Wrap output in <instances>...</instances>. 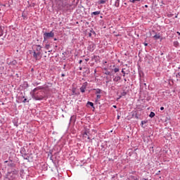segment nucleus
<instances>
[{"mask_svg":"<svg viewBox=\"0 0 180 180\" xmlns=\"http://www.w3.org/2000/svg\"><path fill=\"white\" fill-rule=\"evenodd\" d=\"M113 108H116V105H113Z\"/></svg>","mask_w":180,"mask_h":180,"instance_id":"58836bf2","label":"nucleus"},{"mask_svg":"<svg viewBox=\"0 0 180 180\" xmlns=\"http://www.w3.org/2000/svg\"><path fill=\"white\" fill-rule=\"evenodd\" d=\"M101 14V11H94L92 13V15H100Z\"/></svg>","mask_w":180,"mask_h":180,"instance_id":"f8f14e48","label":"nucleus"},{"mask_svg":"<svg viewBox=\"0 0 180 180\" xmlns=\"http://www.w3.org/2000/svg\"><path fill=\"white\" fill-rule=\"evenodd\" d=\"M54 41H57V39H56V38H55V39H54Z\"/></svg>","mask_w":180,"mask_h":180,"instance_id":"c9c22d12","label":"nucleus"},{"mask_svg":"<svg viewBox=\"0 0 180 180\" xmlns=\"http://www.w3.org/2000/svg\"><path fill=\"white\" fill-rule=\"evenodd\" d=\"M177 81H180V72L176 75Z\"/></svg>","mask_w":180,"mask_h":180,"instance_id":"ddd939ff","label":"nucleus"},{"mask_svg":"<svg viewBox=\"0 0 180 180\" xmlns=\"http://www.w3.org/2000/svg\"><path fill=\"white\" fill-rule=\"evenodd\" d=\"M82 63V60H80L79 61V64H81Z\"/></svg>","mask_w":180,"mask_h":180,"instance_id":"c85d7f7f","label":"nucleus"},{"mask_svg":"<svg viewBox=\"0 0 180 180\" xmlns=\"http://www.w3.org/2000/svg\"><path fill=\"white\" fill-rule=\"evenodd\" d=\"M117 119H120V116L118 115V116H117Z\"/></svg>","mask_w":180,"mask_h":180,"instance_id":"473e14b6","label":"nucleus"},{"mask_svg":"<svg viewBox=\"0 0 180 180\" xmlns=\"http://www.w3.org/2000/svg\"><path fill=\"white\" fill-rule=\"evenodd\" d=\"M86 136H88V132H87V131H84V132L83 133V137L86 138Z\"/></svg>","mask_w":180,"mask_h":180,"instance_id":"2eb2a0df","label":"nucleus"},{"mask_svg":"<svg viewBox=\"0 0 180 180\" xmlns=\"http://www.w3.org/2000/svg\"><path fill=\"white\" fill-rule=\"evenodd\" d=\"M45 49H46V50H49V49H50V44H46V45H45Z\"/></svg>","mask_w":180,"mask_h":180,"instance_id":"dca6fc26","label":"nucleus"},{"mask_svg":"<svg viewBox=\"0 0 180 180\" xmlns=\"http://www.w3.org/2000/svg\"><path fill=\"white\" fill-rule=\"evenodd\" d=\"M94 91H96V94H101V92H102V90H101L100 89H94Z\"/></svg>","mask_w":180,"mask_h":180,"instance_id":"9d476101","label":"nucleus"},{"mask_svg":"<svg viewBox=\"0 0 180 180\" xmlns=\"http://www.w3.org/2000/svg\"><path fill=\"white\" fill-rule=\"evenodd\" d=\"M120 79H121V78H120V77H119V76L115 77L114 78V81H115V82H117L120 81Z\"/></svg>","mask_w":180,"mask_h":180,"instance_id":"1a4fd4ad","label":"nucleus"},{"mask_svg":"<svg viewBox=\"0 0 180 180\" xmlns=\"http://www.w3.org/2000/svg\"><path fill=\"white\" fill-rule=\"evenodd\" d=\"M143 44H144L145 46H148V44H147V43H143Z\"/></svg>","mask_w":180,"mask_h":180,"instance_id":"393cba45","label":"nucleus"},{"mask_svg":"<svg viewBox=\"0 0 180 180\" xmlns=\"http://www.w3.org/2000/svg\"><path fill=\"white\" fill-rule=\"evenodd\" d=\"M160 110H164V107H161Z\"/></svg>","mask_w":180,"mask_h":180,"instance_id":"bb28decb","label":"nucleus"},{"mask_svg":"<svg viewBox=\"0 0 180 180\" xmlns=\"http://www.w3.org/2000/svg\"><path fill=\"white\" fill-rule=\"evenodd\" d=\"M149 116L150 117H154V116H155V113H154V112H151L150 114L149 115Z\"/></svg>","mask_w":180,"mask_h":180,"instance_id":"4468645a","label":"nucleus"},{"mask_svg":"<svg viewBox=\"0 0 180 180\" xmlns=\"http://www.w3.org/2000/svg\"><path fill=\"white\" fill-rule=\"evenodd\" d=\"M36 91H39V87H37L33 89L32 96V98L34 99V101H43L44 97L43 96H39L36 94Z\"/></svg>","mask_w":180,"mask_h":180,"instance_id":"f03ea898","label":"nucleus"},{"mask_svg":"<svg viewBox=\"0 0 180 180\" xmlns=\"http://www.w3.org/2000/svg\"><path fill=\"white\" fill-rule=\"evenodd\" d=\"M16 64V60H13L11 63H10V65H15Z\"/></svg>","mask_w":180,"mask_h":180,"instance_id":"f3484780","label":"nucleus"},{"mask_svg":"<svg viewBox=\"0 0 180 180\" xmlns=\"http://www.w3.org/2000/svg\"><path fill=\"white\" fill-rule=\"evenodd\" d=\"M30 54H31L36 60H40L41 58V46L40 45H34L32 50L30 51Z\"/></svg>","mask_w":180,"mask_h":180,"instance_id":"f257e3e1","label":"nucleus"},{"mask_svg":"<svg viewBox=\"0 0 180 180\" xmlns=\"http://www.w3.org/2000/svg\"><path fill=\"white\" fill-rule=\"evenodd\" d=\"M124 81L126 82V81H127V79H124Z\"/></svg>","mask_w":180,"mask_h":180,"instance_id":"e433bc0d","label":"nucleus"},{"mask_svg":"<svg viewBox=\"0 0 180 180\" xmlns=\"http://www.w3.org/2000/svg\"><path fill=\"white\" fill-rule=\"evenodd\" d=\"M53 37H54V32L53 31L44 33V41H46V40H49L50 39H53Z\"/></svg>","mask_w":180,"mask_h":180,"instance_id":"7ed1b4c3","label":"nucleus"},{"mask_svg":"<svg viewBox=\"0 0 180 180\" xmlns=\"http://www.w3.org/2000/svg\"><path fill=\"white\" fill-rule=\"evenodd\" d=\"M85 61H89V58H86Z\"/></svg>","mask_w":180,"mask_h":180,"instance_id":"cd10ccee","label":"nucleus"},{"mask_svg":"<svg viewBox=\"0 0 180 180\" xmlns=\"http://www.w3.org/2000/svg\"><path fill=\"white\" fill-rule=\"evenodd\" d=\"M51 51H53L52 50H51V51H49V53H51Z\"/></svg>","mask_w":180,"mask_h":180,"instance_id":"f704fd0d","label":"nucleus"},{"mask_svg":"<svg viewBox=\"0 0 180 180\" xmlns=\"http://www.w3.org/2000/svg\"><path fill=\"white\" fill-rule=\"evenodd\" d=\"M88 105H90V106H94V103L88 102Z\"/></svg>","mask_w":180,"mask_h":180,"instance_id":"aec40b11","label":"nucleus"},{"mask_svg":"<svg viewBox=\"0 0 180 180\" xmlns=\"http://www.w3.org/2000/svg\"><path fill=\"white\" fill-rule=\"evenodd\" d=\"M1 173H0V178H1Z\"/></svg>","mask_w":180,"mask_h":180,"instance_id":"79ce46f5","label":"nucleus"},{"mask_svg":"<svg viewBox=\"0 0 180 180\" xmlns=\"http://www.w3.org/2000/svg\"><path fill=\"white\" fill-rule=\"evenodd\" d=\"M145 7H146V8H148V6L146 5Z\"/></svg>","mask_w":180,"mask_h":180,"instance_id":"72a5a7b5","label":"nucleus"},{"mask_svg":"<svg viewBox=\"0 0 180 180\" xmlns=\"http://www.w3.org/2000/svg\"><path fill=\"white\" fill-rule=\"evenodd\" d=\"M86 89V85L84 84L80 88L81 92L84 93L85 92V90Z\"/></svg>","mask_w":180,"mask_h":180,"instance_id":"20e7f679","label":"nucleus"},{"mask_svg":"<svg viewBox=\"0 0 180 180\" xmlns=\"http://www.w3.org/2000/svg\"><path fill=\"white\" fill-rule=\"evenodd\" d=\"M106 75H109L110 74V72L108 71L105 72Z\"/></svg>","mask_w":180,"mask_h":180,"instance_id":"5701e85b","label":"nucleus"},{"mask_svg":"<svg viewBox=\"0 0 180 180\" xmlns=\"http://www.w3.org/2000/svg\"><path fill=\"white\" fill-rule=\"evenodd\" d=\"M98 5H103V4H106V1L105 0H99L98 1Z\"/></svg>","mask_w":180,"mask_h":180,"instance_id":"423d86ee","label":"nucleus"},{"mask_svg":"<svg viewBox=\"0 0 180 180\" xmlns=\"http://www.w3.org/2000/svg\"><path fill=\"white\" fill-rule=\"evenodd\" d=\"M25 160H29V157L24 158Z\"/></svg>","mask_w":180,"mask_h":180,"instance_id":"7c9ffc66","label":"nucleus"},{"mask_svg":"<svg viewBox=\"0 0 180 180\" xmlns=\"http://www.w3.org/2000/svg\"><path fill=\"white\" fill-rule=\"evenodd\" d=\"M13 172H14V175H18V171L15 170Z\"/></svg>","mask_w":180,"mask_h":180,"instance_id":"412c9836","label":"nucleus"},{"mask_svg":"<svg viewBox=\"0 0 180 180\" xmlns=\"http://www.w3.org/2000/svg\"><path fill=\"white\" fill-rule=\"evenodd\" d=\"M9 175H11V173L8 174V176H9Z\"/></svg>","mask_w":180,"mask_h":180,"instance_id":"a19ab883","label":"nucleus"},{"mask_svg":"<svg viewBox=\"0 0 180 180\" xmlns=\"http://www.w3.org/2000/svg\"><path fill=\"white\" fill-rule=\"evenodd\" d=\"M173 44L174 47L178 48V46H179V42L178 41H174Z\"/></svg>","mask_w":180,"mask_h":180,"instance_id":"6e6552de","label":"nucleus"},{"mask_svg":"<svg viewBox=\"0 0 180 180\" xmlns=\"http://www.w3.org/2000/svg\"><path fill=\"white\" fill-rule=\"evenodd\" d=\"M1 36H4V27H0V37H1Z\"/></svg>","mask_w":180,"mask_h":180,"instance_id":"0eeeda50","label":"nucleus"},{"mask_svg":"<svg viewBox=\"0 0 180 180\" xmlns=\"http://www.w3.org/2000/svg\"><path fill=\"white\" fill-rule=\"evenodd\" d=\"M122 72L123 74V77H126V72H124V70H122Z\"/></svg>","mask_w":180,"mask_h":180,"instance_id":"6ab92c4d","label":"nucleus"},{"mask_svg":"<svg viewBox=\"0 0 180 180\" xmlns=\"http://www.w3.org/2000/svg\"><path fill=\"white\" fill-rule=\"evenodd\" d=\"M61 77H65V74H62Z\"/></svg>","mask_w":180,"mask_h":180,"instance_id":"c756f323","label":"nucleus"},{"mask_svg":"<svg viewBox=\"0 0 180 180\" xmlns=\"http://www.w3.org/2000/svg\"><path fill=\"white\" fill-rule=\"evenodd\" d=\"M79 70H80V71H81V70H82V68H80Z\"/></svg>","mask_w":180,"mask_h":180,"instance_id":"4c0bfd02","label":"nucleus"},{"mask_svg":"<svg viewBox=\"0 0 180 180\" xmlns=\"http://www.w3.org/2000/svg\"><path fill=\"white\" fill-rule=\"evenodd\" d=\"M91 33L89 34V37H91Z\"/></svg>","mask_w":180,"mask_h":180,"instance_id":"ea45409f","label":"nucleus"},{"mask_svg":"<svg viewBox=\"0 0 180 180\" xmlns=\"http://www.w3.org/2000/svg\"><path fill=\"white\" fill-rule=\"evenodd\" d=\"M5 162H8V161H6Z\"/></svg>","mask_w":180,"mask_h":180,"instance_id":"37998d69","label":"nucleus"},{"mask_svg":"<svg viewBox=\"0 0 180 180\" xmlns=\"http://www.w3.org/2000/svg\"><path fill=\"white\" fill-rule=\"evenodd\" d=\"M96 98H97V99H99V98H101V95L98 94V95L96 96Z\"/></svg>","mask_w":180,"mask_h":180,"instance_id":"4be33fe9","label":"nucleus"},{"mask_svg":"<svg viewBox=\"0 0 180 180\" xmlns=\"http://www.w3.org/2000/svg\"><path fill=\"white\" fill-rule=\"evenodd\" d=\"M22 18H26V15H25V13H22Z\"/></svg>","mask_w":180,"mask_h":180,"instance_id":"a878e982","label":"nucleus"},{"mask_svg":"<svg viewBox=\"0 0 180 180\" xmlns=\"http://www.w3.org/2000/svg\"><path fill=\"white\" fill-rule=\"evenodd\" d=\"M141 0H129L131 4H136V2H140Z\"/></svg>","mask_w":180,"mask_h":180,"instance_id":"9b49d317","label":"nucleus"},{"mask_svg":"<svg viewBox=\"0 0 180 180\" xmlns=\"http://www.w3.org/2000/svg\"><path fill=\"white\" fill-rule=\"evenodd\" d=\"M177 34H179V36H180V32H177Z\"/></svg>","mask_w":180,"mask_h":180,"instance_id":"2f4dec72","label":"nucleus"},{"mask_svg":"<svg viewBox=\"0 0 180 180\" xmlns=\"http://www.w3.org/2000/svg\"><path fill=\"white\" fill-rule=\"evenodd\" d=\"M27 101V99H26V98H25L24 100H23V103H26V101Z\"/></svg>","mask_w":180,"mask_h":180,"instance_id":"b1692460","label":"nucleus"},{"mask_svg":"<svg viewBox=\"0 0 180 180\" xmlns=\"http://www.w3.org/2000/svg\"><path fill=\"white\" fill-rule=\"evenodd\" d=\"M153 39L154 40H158L159 39H161V36L160 35V34H155L153 36Z\"/></svg>","mask_w":180,"mask_h":180,"instance_id":"39448f33","label":"nucleus"},{"mask_svg":"<svg viewBox=\"0 0 180 180\" xmlns=\"http://www.w3.org/2000/svg\"><path fill=\"white\" fill-rule=\"evenodd\" d=\"M119 71H120L119 68H115L114 69V72H119Z\"/></svg>","mask_w":180,"mask_h":180,"instance_id":"a211bd4d","label":"nucleus"}]
</instances>
